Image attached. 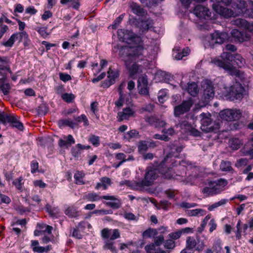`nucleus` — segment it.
<instances>
[{
  "label": "nucleus",
  "instance_id": "36",
  "mask_svg": "<svg viewBox=\"0 0 253 253\" xmlns=\"http://www.w3.org/2000/svg\"><path fill=\"white\" fill-rule=\"evenodd\" d=\"M139 181H134L133 182L130 181L129 180H124L120 182L121 185H126L130 187L132 189L137 190H141V188H138V185L136 184V183H139Z\"/></svg>",
  "mask_w": 253,
  "mask_h": 253
},
{
  "label": "nucleus",
  "instance_id": "39",
  "mask_svg": "<svg viewBox=\"0 0 253 253\" xmlns=\"http://www.w3.org/2000/svg\"><path fill=\"white\" fill-rule=\"evenodd\" d=\"M152 27V22L151 20H146L142 21L140 25V29L142 32H145Z\"/></svg>",
  "mask_w": 253,
  "mask_h": 253
},
{
  "label": "nucleus",
  "instance_id": "55",
  "mask_svg": "<svg viewBox=\"0 0 253 253\" xmlns=\"http://www.w3.org/2000/svg\"><path fill=\"white\" fill-rule=\"evenodd\" d=\"M23 178L22 177H19L18 178L14 179L12 182L13 184L16 187V188L20 191H22V181Z\"/></svg>",
  "mask_w": 253,
  "mask_h": 253
},
{
  "label": "nucleus",
  "instance_id": "12",
  "mask_svg": "<svg viewBox=\"0 0 253 253\" xmlns=\"http://www.w3.org/2000/svg\"><path fill=\"white\" fill-rule=\"evenodd\" d=\"M193 13L200 18L208 19L211 16L210 10L206 6L201 5H197L194 7Z\"/></svg>",
  "mask_w": 253,
  "mask_h": 253
},
{
  "label": "nucleus",
  "instance_id": "48",
  "mask_svg": "<svg viewBox=\"0 0 253 253\" xmlns=\"http://www.w3.org/2000/svg\"><path fill=\"white\" fill-rule=\"evenodd\" d=\"M88 141L95 147L98 146L100 144L99 136L95 135H91L88 138Z\"/></svg>",
  "mask_w": 253,
  "mask_h": 253
},
{
  "label": "nucleus",
  "instance_id": "49",
  "mask_svg": "<svg viewBox=\"0 0 253 253\" xmlns=\"http://www.w3.org/2000/svg\"><path fill=\"white\" fill-rule=\"evenodd\" d=\"M38 33L44 39H46L49 33L47 32V28L45 27H38L35 29Z\"/></svg>",
  "mask_w": 253,
  "mask_h": 253
},
{
  "label": "nucleus",
  "instance_id": "57",
  "mask_svg": "<svg viewBox=\"0 0 253 253\" xmlns=\"http://www.w3.org/2000/svg\"><path fill=\"white\" fill-rule=\"evenodd\" d=\"M125 94H119L118 99L115 102V104L117 107H121L123 106L125 101Z\"/></svg>",
  "mask_w": 253,
  "mask_h": 253
},
{
  "label": "nucleus",
  "instance_id": "38",
  "mask_svg": "<svg viewBox=\"0 0 253 253\" xmlns=\"http://www.w3.org/2000/svg\"><path fill=\"white\" fill-rule=\"evenodd\" d=\"M197 244V241L193 237H188L186 240V248L189 250L195 248Z\"/></svg>",
  "mask_w": 253,
  "mask_h": 253
},
{
  "label": "nucleus",
  "instance_id": "24",
  "mask_svg": "<svg viewBox=\"0 0 253 253\" xmlns=\"http://www.w3.org/2000/svg\"><path fill=\"white\" fill-rule=\"evenodd\" d=\"M180 85L183 89L187 90L188 92L191 96H195L199 92L197 84L194 82L188 84L187 87L185 85H183L182 83H181Z\"/></svg>",
  "mask_w": 253,
  "mask_h": 253
},
{
  "label": "nucleus",
  "instance_id": "53",
  "mask_svg": "<svg viewBox=\"0 0 253 253\" xmlns=\"http://www.w3.org/2000/svg\"><path fill=\"white\" fill-rule=\"evenodd\" d=\"M212 249L216 252V253H220L222 249V247L221 241L219 239L217 240L214 242L212 246Z\"/></svg>",
  "mask_w": 253,
  "mask_h": 253
},
{
  "label": "nucleus",
  "instance_id": "5",
  "mask_svg": "<svg viewBox=\"0 0 253 253\" xmlns=\"http://www.w3.org/2000/svg\"><path fill=\"white\" fill-rule=\"evenodd\" d=\"M244 91V88L242 84L236 82L229 88L228 93L225 94V96L230 100H241L243 97Z\"/></svg>",
  "mask_w": 253,
  "mask_h": 253
},
{
  "label": "nucleus",
  "instance_id": "4",
  "mask_svg": "<svg viewBox=\"0 0 253 253\" xmlns=\"http://www.w3.org/2000/svg\"><path fill=\"white\" fill-rule=\"evenodd\" d=\"M0 121L3 125H5L6 122L10 123L12 127H15L18 130L23 131L24 130V126L17 116L0 113Z\"/></svg>",
  "mask_w": 253,
  "mask_h": 253
},
{
  "label": "nucleus",
  "instance_id": "23",
  "mask_svg": "<svg viewBox=\"0 0 253 253\" xmlns=\"http://www.w3.org/2000/svg\"><path fill=\"white\" fill-rule=\"evenodd\" d=\"M125 65L128 70L129 75L133 77L135 75L139 70L140 66L135 61L132 64L130 65L129 60L125 59Z\"/></svg>",
  "mask_w": 253,
  "mask_h": 253
},
{
  "label": "nucleus",
  "instance_id": "16",
  "mask_svg": "<svg viewBox=\"0 0 253 253\" xmlns=\"http://www.w3.org/2000/svg\"><path fill=\"white\" fill-rule=\"evenodd\" d=\"M249 5V1H246L244 0H236V1L232 4V7L234 9L236 15L242 13L245 14V10L248 8Z\"/></svg>",
  "mask_w": 253,
  "mask_h": 253
},
{
  "label": "nucleus",
  "instance_id": "60",
  "mask_svg": "<svg viewBox=\"0 0 253 253\" xmlns=\"http://www.w3.org/2000/svg\"><path fill=\"white\" fill-rule=\"evenodd\" d=\"M100 181L104 184L103 189L105 190L107 188L108 185L111 184V180L110 178L107 177H102L100 179Z\"/></svg>",
  "mask_w": 253,
  "mask_h": 253
},
{
  "label": "nucleus",
  "instance_id": "17",
  "mask_svg": "<svg viewBox=\"0 0 253 253\" xmlns=\"http://www.w3.org/2000/svg\"><path fill=\"white\" fill-rule=\"evenodd\" d=\"M137 88L139 93L142 95H148V80L146 77H141L138 79Z\"/></svg>",
  "mask_w": 253,
  "mask_h": 253
},
{
  "label": "nucleus",
  "instance_id": "44",
  "mask_svg": "<svg viewBox=\"0 0 253 253\" xmlns=\"http://www.w3.org/2000/svg\"><path fill=\"white\" fill-rule=\"evenodd\" d=\"M230 146L234 150H237L240 148L241 141L238 138H234L230 141Z\"/></svg>",
  "mask_w": 253,
  "mask_h": 253
},
{
  "label": "nucleus",
  "instance_id": "47",
  "mask_svg": "<svg viewBox=\"0 0 253 253\" xmlns=\"http://www.w3.org/2000/svg\"><path fill=\"white\" fill-rule=\"evenodd\" d=\"M103 249L105 250H110L113 253H117V250L116 247L114 246L113 243L107 241L105 242Z\"/></svg>",
  "mask_w": 253,
  "mask_h": 253
},
{
  "label": "nucleus",
  "instance_id": "11",
  "mask_svg": "<svg viewBox=\"0 0 253 253\" xmlns=\"http://www.w3.org/2000/svg\"><path fill=\"white\" fill-rule=\"evenodd\" d=\"M212 7L217 13L225 18H227L237 16L236 12H235L234 8L232 10L227 7L219 6L215 3L213 4Z\"/></svg>",
  "mask_w": 253,
  "mask_h": 253
},
{
  "label": "nucleus",
  "instance_id": "40",
  "mask_svg": "<svg viewBox=\"0 0 253 253\" xmlns=\"http://www.w3.org/2000/svg\"><path fill=\"white\" fill-rule=\"evenodd\" d=\"M187 214L190 216L204 215L206 214V211L201 209L189 210Z\"/></svg>",
  "mask_w": 253,
  "mask_h": 253
},
{
  "label": "nucleus",
  "instance_id": "54",
  "mask_svg": "<svg viewBox=\"0 0 253 253\" xmlns=\"http://www.w3.org/2000/svg\"><path fill=\"white\" fill-rule=\"evenodd\" d=\"M58 124L60 126H69L71 127H73L74 124L73 121L69 119L60 120L58 121Z\"/></svg>",
  "mask_w": 253,
  "mask_h": 253
},
{
  "label": "nucleus",
  "instance_id": "63",
  "mask_svg": "<svg viewBox=\"0 0 253 253\" xmlns=\"http://www.w3.org/2000/svg\"><path fill=\"white\" fill-rule=\"evenodd\" d=\"M162 132L165 135H167L168 136H172L175 133V131L172 127H170L168 129L164 128L162 130Z\"/></svg>",
  "mask_w": 253,
  "mask_h": 253
},
{
  "label": "nucleus",
  "instance_id": "15",
  "mask_svg": "<svg viewBox=\"0 0 253 253\" xmlns=\"http://www.w3.org/2000/svg\"><path fill=\"white\" fill-rule=\"evenodd\" d=\"M135 117V111L129 107L123 108L122 111L119 112L117 115L118 121L122 122L127 120L130 117Z\"/></svg>",
  "mask_w": 253,
  "mask_h": 253
},
{
  "label": "nucleus",
  "instance_id": "6",
  "mask_svg": "<svg viewBox=\"0 0 253 253\" xmlns=\"http://www.w3.org/2000/svg\"><path fill=\"white\" fill-rule=\"evenodd\" d=\"M118 36L119 40L128 43L139 42L140 37L132 32L125 29H120L118 31Z\"/></svg>",
  "mask_w": 253,
  "mask_h": 253
},
{
  "label": "nucleus",
  "instance_id": "41",
  "mask_svg": "<svg viewBox=\"0 0 253 253\" xmlns=\"http://www.w3.org/2000/svg\"><path fill=\"white\" fill-rule=\"evenodd\" d=\"M139 136V132L135 129H132L129 131L124 136V138L127 140H129L133 138H138Z\"/></svg>",
  "mask_w": 253,
  "mask_h": 253
},
{
  "label": "nucleus",
  "instance_id": "14",
  "mask_svg": "<svg viewBox=\"0 0 253 253\" xmlns=\"http://www.w3.org/2000/svg\"><path fill=\"white\" fill-rule=\"evenodd\" d=\"M203 96L206 101L212 98L214 95L213 87L211 82L207 81L202 84Z\"/></svg>",
  "mask_w": 253,
  "mask_h": 253
},
{
  "label": "nucleus",
  "instance_id": "50",
  "mask_svg": "<svg viewBox=\"0 0 253 253\" xmlns=\"http://www.w3.org/2000/svg\"><path fill=\"white\" fill-rule=\"evenodd\" d=\"M46 211L50 214L52 217H55L56 214L58 213V211L57 208H52L49 205H47L45 207Z\"/></svg>",
  "mask_w": 253,
  "mask_h": 253
},
{
  "label": "nucleus",
  "instance_id": "13",
  "mask_svg": "<svg viewBox=\"0 0 253 253\" xmlns=\"http://www.w3.org/2000/svg\"><path fill=\"white\" fill-rule=\"evenodd\" d=\"M168 156L165 158L164 160L159 165L160 168V174L166 179H170L173 176L172 169L171 168H168L165 164L168 159Z\"/></svg>",
  "mask_w": 253,
  "mask_h": 253
},
{
  "label": "nucleus",
  "instance_id": "21",
  "mask_svg": "<svg viewBox=\"0 0 253 253\" xmlns=\"http://www.w3.org/2000/svg\"><path fill=\"white\" fill-rule=\"evenodd\" d=\"M84 199L87 200L90 202H96L100 200L101 199L105 200H114L115 198L113 196H100L98 194L95 192H91L86 194Z\"/></svg>",
  "mask_w": 253,
  "mask_h": 253
},
{
  "label": "nucleus",
  "instance_id": "29",
  "mask_svg": "<svg viewBox=\"0 0 253 253\" xmlns=\"http://www.w3.org/2000/svg\"><path fill=\"white\" fill-rule=\"evenodd\" d=\"M64 213L70 217H77L80 215L79 211H78L77 209L74 206L67 208L65 210Z\"/></svg>",
  "mask_w": 253,
  "mask_h": 253
},
{
  "label": "nucleus",
  "instance_id": "46",
  "mask_svg": "<svg viewBox=\"0 0 253 253\" xmlns=\"http://www.w3.org/2000/svg\"><path fill=\"white\" fill-rule=\"evenodd\" d=\"M183 149L182 146H176L175 145H173L170 148V152L169 154H172L175 157L177 156L178 154L182 151Z\"/></svg>",
  "mask_w": 253,
  "mask_h": 253
},
{
  "label": "nucleus",
  "instance_id": "1",
  "mask_svg": "<svg viewBox=\"0 0 253 253\" xmlns=\"http://www.w3.org/2000/svg\"><path fill=\"white\" fill-rule=\"evenodd\" d=\"M211 62L217 66L226 70H231L232 64H236L241 68L245 64V60L240 54L232 55L231 53L224 51L220 57L212 58Z\"/></svg>",
  "mask_w": 253,
  "mask_h": 253
},
{
  "label": "nucleus",
  "instance_id": "26",
  "mask_svg": "<svg viewBox=\"0 0 253 253\" xmlns=\"http://www.w3.org/2000/svg\"><path fill=\"white\" fill-rule=\"evenodd\" d=\"M7 79L0 78V90L5 95L8 94L11 86L8 83H6Z\"/></svg>",
  "mask_w": 253,
  "mask_h": 253
},
{
  "label": "nucleus",
  "instance_id": "20",
  "mask_svg": "<svg viewBox=\"0 0 253 253\" xmlns=\"http://www.w3.org/2000/svg\"><path fill=\"white\" fill-rule=\"evenodd\" d=\"M58 143L61 148L68 149L72 144L75 143V140L71 134H69L67 136H64L62 138H60Z\"/></svg>",
  "mask_w": 253,
  "mask_h": 253
},
{
  "label": "nucleus",
  "instance_id": "37",
  "mask_svg": "<svg viewBox=\"0 0 253 253\" xmlns=\"http://www.w3.org/2000/svg\"><path fill=\"white\" fill-rule=\"evenodd\" d=\"M219 167L220 169L223 171H231L233 170L230 162L222 161Z\"/></svg>",
  "mask_w": 253,
  "mask_h": 253
},
{
  "label": "nucleus",
  "instance_id": "27",
  "mask_svg": "<svg viewBox=\"0 0 253 253\" xmlns=\"http://www.w3.org/2000/svg\"><path fill=\"white\" fill-rule=\"evenodd\" d=\"M231 22L233 25L248 30L250 23L244 19L237 18L234 20L232 21Z\"/></svg>",
  "mask_w": 253,
  "mask_h": 253
},
{
  "label": "nucleus",
  "instance_id": "19",
  "mask_svg": "<svg viewBox=\"0 0 253 253\" xmlns=\"http://www.w3.org/2000/svg\"><path fill=\"white\" fill-rule=\"evenodd\" d=\"M231 35L236 42H239L247 41L250 38V35L248 34L237 29H233L231 32Z\"/></svg>",
  "mask_w": 253,
  "mask_h": 253
},
{
  "label": "nucleus",
  "instance_id": "59",
  "mask_svg": "<svg viewBox=\"0 0 253 253\" xmlns=\"http://www.w3.org/2000/svg\"><path fill=\"white\" fill-rule=\"evenodd\" d=\"M153 138L156 139L164 140L166 142L169 141L170 139L169 136L167 135L164 134V133L163 134H155L153 135Z\"/></svg>",
  "mask_w": 253,
  "mask_h": 253
},
{
  "label": "nucleus",
  "instance_id": "62",
  "mask_svg": "<svg viewBox=\"0 0 253 253\" xmlns=\"http://www.w3.org/2000/svg\"><path fill=\"white\" fill-rule=\"evenodd\" d=\"M39 243L37 240H32L31 241V247L32 249V250L35 253H39V248H41V246H39Z\"/></svg>",
  "mask_w": 253,
  "mask_h": 253
},
{
  "label": "nucleus",
  "instance_id": "31",
  "mask_svg": "<svg viewBox=\"0 0 253 253\" xmlns=\"http://www.w3.org/2000/svg\"><path fill=\"white\" fill-rule=\"evenodd\" d=\"M37 228H38L43 234L46 233L51 234L53 229L52 226L44 223H38Z\"/></svg>",
  "mask_w": 253,
  "mask_h": 253
},
{
  "label": "nucleus",
  "instance_id": "18",
  "mask_svg": "<svg viewBox=\"0 0 253 253\" xmlns=\"http://www.w3.org/2000/svg\"><path fill=\"white\" fill-rule=\"evenodd\" d=\"M144 47L142 45H138L135 47H131L130 60L135 62H138L137 58H140V60L143 59V52Z\"/></svg>",
  "mask_w": 253,
  "mask_h": 253
},
{
  "label": "nucleus",
  "instance_id": "30",
  "mask_svg": "<svg viewBox=\"0 0 253 253\" xmlns=\"http://www.w3.org/2000/svg\"><path fill=\"white\" fill-rule=\"evenodd\" d=\"M230 74L231 75L234 76L240 81H244L246 79V76L244 72L236 69H231Z\"/></svg>",
  "mask_w": 253,
  "mask_h": 253
},
{
  "label": "nucleus",
  "instance_id": "56",
  "mask_svg": "<svg viewBox=\"0 0 253 253\" xmlns=\"http://www.w3.org/2000/svg\"><path fill=\"white\" fill-rule=\"evenodd\" d=\"M147 143L145 141H140L138 145V149L139 152H145L148 150Z\"/></svg>",
  "mask_w": 253,
  "mask_h": 253
},
{
  "label": "nucleus",
  "instance_id": "28",
  "mask_svg": "<svg viewBox=\"0 0 253 253\" xmlns=\"http://www.w3.org/2000/svg\"><path fill=\"white\" fill-rule=\"evenodd\" d=\"M8 73L12 74L9 65L0 64V76H2L1 78L7 79Z\"/></svg>",
  "mask_w": 253,
  "mask_h": 253
},
{
  "label": "nucleus",
  "instance_id": "25",
  "mask_svg": "<svg viewBox=\"0 0 253 253\" xmlns=\"http://www.w3.org/2000/svg\"><path fill=\"white\" fill-rule=\"evenodd\" d=\"M14 34L15 35L16 39L18 40L19 42H24V43L25 46L29 44L30 40L29 38V35L26 32L21 31Z\"/></svg>",
  "mask_w": 253,
  "mask_h": 253
},
{
  "label": "nucleus",
  "instance_id": "34",
  "mask_svg": "<svg viewBox=\"0 0 253 253\" xmlns=\"http://www.w3.org/2000/svg\"><path fill=\"white\" fill-rule=\"evenodd\" d=\"M60 2L63 4L69 3V6L72 7L75 9H78L80 6L79 0H61Z\"/></svg>",
  "mask_w": 253,
  "mask_h": 253
},
{
  "label": "nucleus",
  "instance_id": "42",
  "mask_svg": "<svg viewBox=\"0 0 253 253\" xmlns=\"http://www.w3.org/2000/svg\"><path fill=\"white\" fill-rule=\"evenodd\" d=\"M118 77V73L112 70L111 68L110 67L109 70L108 71V79L110 80V81H112V83L114 84L116 79Z\"/></svg>",
  "mask_w": 253,
  "mask_h": 253
},
{
  "label": "nucleus",
  "instance_id": "61",
  "mask_svg": "<svg viewBox=\"0 0 253 253\" xmlns=\"http://www.w3.org/2000/svg\"><path fill=\"white\" fill-rule=\"evenodd\" d=\"M241 221L239 220L236 225L237 231L236 232V237L238 240H240L242 237V228L241 227Z\"/></svg>",
  "mask_w": 253,
  "mask_h": 253
},
{
  "label": "nucleus",
  "instance_id": "32",
  "mask_svg": "<svg viewBox=\"0 0 253 253\" xmlns=\"http://www.w3.org/2000/svg\"><path fill=\"white\" fill-rule=\"evenodd\" d=\"M131 47L123 46L119 50V55L122 57H127L130 59Z\"/></svg>",
  "mask_w": 253,
  "mask_h": 253
},
{
  "label": "nucleus",
  "instance_id": "7",
  "mask_svg": "<svg viewBox=\"0 0 253 253\" xmlns=\"http://www.w3.org/2000/svg\"><path fill=\"white\" fill-rule=\"evenodd\" d=\"M193 105L192 99L184 100L182 102L174 108V116L175 117H180L182 115L188 112Z\"/></svg>",
  "mask_w": 253,
  "mask_h": 253
},
{
  "label": "nucleus",
  "instance_id": "10",
  "mask_svg": "<svg viewBox=\"0 0 253 253\" xmlns=\"http://www.w3.org/2000/svg\"><path fill=\"white\" fill-rule=\"evenodd\" d=\"M211 117V115L209 113H203L200 115L201 129L206 132H211L214 129L213 126L212 125V120Z\"/></svg>",
  "mask_w": 253,
  "mask_h": 253
},
{
  "label": "nucleus",
  "instance_id": "8",
  "mask_svg": "<svg viewBox=\"0 0 253 253\" xmlns=\"http://www.w3.org/2000/svg\"><path fill=\"white\" fill-rule=\"evenodd\" d=\"M241 116V111L239 110L225 109L220 112V118L226 121H232L238 120Z\"/></svg>",
  "mask_w": 253,
  "mask_h": 253
},
{
  "label": "nucleus",
  "instance_id": "35",
  "mask_svg": "<svg viewBox=\"0 0 253 253\" xmlns=\"http://www.w3.org/2000/svg\"><path fill=\"white\" fill-rule=\"evenodd\" d=\"M84 176V173L82 171H77L74 174L75 183L78 185L84 184L83 178Z\"/></svg>",
  "mask_w": 253,
  "mask_h": 253
},
{
  "label": "nucleus",
  "instance_id": "52",
  "mask_svg": "<svg viewBox=\"0 0 253 253\" xmlns=\"http://www.w3.org/2000/svg\"><path fill=\"white\" fill-rule=\"evenodd\" d=\"M15 35L12 34L10 38L5 42H2V44L5 47H11L16 40Z\"/></svg>",
  "mask_w": 253,
  "mask_h": 253
},
{
  "label": "nucleus",
  "instance_id": "45",
  "mask_svg": "<svg viewBox=\"0 0 253 253\" xmlns=\"http://www.w3.org/2000/svg\"><path fill=\"white\" fill-rule=\"evenodd\" d=\"M249 5L248 8L245 10L244 15L245 16L253 18V2L249 1Z\"/></svg>",
  "mask_w": 253,
  "mask_h": 253
},
{
  "label": "nucleus",
  "instance_id": "2",
  "mask_svg": "<svg viewBox=\"0 0 253 253\" xmlns=\"http://www.w3.org/2000/svg\"><path fill=\"white\" fill-rule=\"evenodd\" d=\"M145 175L144 179L139 181V183H136L138 185V188H141V190L145 186H149L152 185L153 182L156 180L160 174V168L159 165H153L149 166L146 169Z\"/></svg>",
  "mask_w": 253,
  "mask_h": 253
},
{
  "label": "nucleus",
  "instance_id": "51",
  "mask_svg": "<svg viewBox=\"0 0 253 253\" xmlns=\"http://www.w3.org/2000/svg\"><path fill=\"white\" fill-rule=\"evenodd\" d=\"M61 97L63 100L67 103L72 102L75 99L74 95L72 93H64L62 95Z\"/></svg>",
  "mask_w": 253,
  "mask_h": 253
},
{
  "label": "nucleus",
  "instance_id": "33",
  "mask_svg": "<svg viewBox=\"0 0 253 253\" xmlns=\"http://www.w3.org/2000/svg\"><path fill=\"white\" fill-rule=\"evenodd\" d=\"M115 199L111 200L112 201H115V202H103L106 206L110 207L111 208L114 209H119L121 207V200L117 198H116L115 196H112Z\"/></svg>",
  "mask_w": 253,
  "mask_h": 253
},
{
  "label": "nucleus",
  "instance_id": "58",
  "mask_svg": "<svg viewBox=\"0 0 253 253\" xmlns=\"http://www.w3.org/2000/svg\"><path fill=\"white\" fill-rule=\"evenodd\" d=\"M157 233V232L156 229L149 228L143 233V236L144 237H150L152 235H156Z\"/></svg>",
  "mask_w": 253,
  "mask_h": 253
},
{
  "label": "nucleus",
  "instance_id": "43",
  "mask_svg": "<svg viewBox=\"0 0 253 253\" xmlns=\"http://www.w3.org/2000/svg\"><path fill=\"white\" fill-rule=\"evenodd\" d=\"M49 242L54 243V237L52 234L46 235L44 234V236L42 238V243L43 244H46Z\"/></svg>",
  "mask_w": 253,
  "mask_h": 253
},
{
  "label": "nucleus",
  "instance_id": "64",
  "mask_svg": "<svg viewBox=\"0 0 253 253\" xmlns=\"http://www.w3.org/2000/svg\"><path fill=\"white\" fill-rule=\"evenodd\" d=\"M164 247L168 249H172L175 247V242L172 240H167L165 242Z\"/></svg>",
  "mask_w": 253,
  "mask_h": 253
},
{
  "label": "nucleus",
  "instance_id": "9",
  "mask_svg": "<svg viewBox=\"0 0 253 253\" xmlns=\"http://www.w3.org/2000/svg\"><path fill=\"white\" fill-rule=\"evenodd\" d=\"M228 38V34L225 32L215 31L211 35L210 39L208 41V46L213 47L214 44L222 43Z\"/></svg>",
  "mask_w": 253,
  "mask_h": 253
},
{
  "label": "nucleus",
  "instance_id": "3",
  "mask_svg": "<svg viewBox=\"0 0 253 253\" xmlns=\"http://www.w3.org/2000/svg\"><path fill=\"white\" fill-rule=\"evenodd\" d=\"M227 183V181L223 179H220L217 181L210 182L208 186L202 189V192L206 196L220 194L223 190L222 187L225 186Z\"/></svg>",
  "mask_w": 253,
  "mask_h": 253
},
{
  "label": "nucleus",
  "instance_id": "22",
  "mask_svg": "<svg viewBox=\"0 0 253 253\" xmlns=\"http://www.w3.org/2000/svg\"><path fill=\"white\" fill-rule=\"evenodd\" d=\"M129 7L132 13L138 16L144 17L147 14V11L137 3H129Z\"/></svg>",
  "mask_w": 253,
  "mask_h": 253
}]
</instances>
